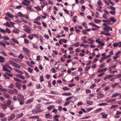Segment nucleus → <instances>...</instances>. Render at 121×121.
Here are the masks:
<instances>
[{
	"label": "nucleus",
	"mask_w": 121,
	"mask_h": 121,
	"mask_svg": "<svg viewBox=\"0 0 121 121\" xmlns=\"http://www.w3.org/2000/svg\"><path fill=\"white\" fill-rule=\"evenodd\" d=\"M24 96L21 94H19L17 96V99L19 102L20 104L22 105L24 103Z\"/></svg>",
	"instance_id": "obj_1"
},
{
	"label": "nucleus",
	"mask_w": 121,
	"mask_h": 121,
	"mask_svg": "<svg viewBox=\"0 0 121 121\" xmlns=\"http://www.w3.org/2000/svg\"><path fill=\"white\" fill-rule=\"evenodd\" d=\"M24 27H25L24 30L26 32L28 33H30L31 31V30L29 27L26 25Z\"/></svg>",
	"instance_id": "obj_2"
},
{
	"label": "nucleus",
	"mask_w": 121,
	"mask_h": 121,
	"mask_svg": "<svg viewBox=\"0 0 121 121\" xmlns=\"http://www.w3.org/2000/svg\"><path fill=\"white\" fill-rule=\"evenodd\" d=\"M104 31L108 32H109V30L110 31H112V28L109 26H107L106 27H104Z\"/></svg>",
	"instance_id": "obj_3"
},
{
	"label": "nucleus",
	"mask_w": 121,
	"mask_h": 121,
	"mask_svg": "<svg viewBox=\"0 0 121 121\" xmlns=\"http://www.w3.org/2000/svg\"><path fill=\"white\" fill-rule=\"evenodd\" d=\"M15 117V114H12L10 116L8 117V120L10 121L13 120Z\"/></svg>",
	"instance_id": "obj_4"
},
{
	"label": "nucleus",
	"mask_w": 121,
	"mask_h": 121,
	"mask_svg": "<svg viewBox=\"0 0 121 121\" xmlns=\"http://www.w3.org/2000/svg\"><path fill=\"white\" fill-rule=\"evenodd\" d=\"M41 111L42 110L39 108H36L35 109L33 110L32 111V112L34 113H36L39 112H41Z\"/></svg>",
	"instance_id": "obj_5"
},
{
	"label": "nucleus",
	"mask_w": 121,
	"mask_h": 121,
	"mask_svg": "<svg viewBox=\"0 0 121 121\" xmlns=\"http://www.w3.org/2000/svg\"><path fill=\"white\" fill-rule=\"evenodd\" d=\"M107 70V68H103L101 69L98 70L97 72L98 73H101L102 72H104Z\"/></svg>",
	"instance_id": "obj_6"
},
{
	"label": "nucleus",
	"mask_w": 121,
	"mask_h": 121,
	"mask_svg": "<svg viewBox=\"0 0 121 121\" xmlns=\"http://www.w3.org/2000/svg\"><path fill=\"white\" fill-rule=\"evenodd\" d=\"M116 100V99H110L107 100V102L108 103H110L112 104H114L115 102H114Z\"/></svg>",
	"instance_id": "obj_7"
},
{
	"label": "nucleus",
	"mask_w": 121,
	"mask_h": 121,
	"mask_svg": "<svg viewBox=\"0 0 121 121\" xmlns=\"http://www.w3.org/2000/svg\"><path fill=\"white\" fill-rule=\"evenodd\" d=\"M21 84L18 82H16L15 84L16 87L18 89H21Z\"/></svg>",
	"instance_id": "obj_8"
},
{
	"label": "nucleus",
	"mask_w": 121,
	"mask_h": 121,
	"mask_svg": "<svg viewBox=\"0 0 121 121\" xmlns=\"http://www.w3.org/2000/svg\"><path fill=\"white\" fill-rule=\"evenodd\" d=\"M89 41L88 43L89 44H92L95 42V40L92 39V38H89L87 39Z\"/></svg>",
	"instance_id": "obj_9"
},
{
	"label": "nucleus",
	"mask_w": 121,
	"mask_h": 121,
	"mask_svg": "<svg viewBox=\"0 0 121 121\" xmlns=\"http://www.w3.org/2000/svg\"><path fill=\"white\" fill-rule=\"evenodd\" d=\"M23 51L26 53H29L30 52L29 50L27 48H25L23 47Z\"/></svg>",
	"instance_id": "obj_10"
},
{
	"label": "nucleus",
	"mask_w": 121,
	"mask_h": 121,
	"mask_svg": "<svg viewBox=\"0 0 121 121\" xmlns=\"http://www.w3.org/2000/svg\"><path fill=\"white\" fill-rule=\"evenodd\" d=\"M34 98H32L30 99L27 100L26 102V104L31 103L33 102V101Z\"/></svg>",
	"instance_id": "obj_11"
},
{
	"label": "nucleus",
	"mask_w": 121,
	"mask_h": 121,
	"mask_svg": "<svg viewBox=\"0 0 121 121\" xmlns=\"http://www.w3.org/2000/svg\"><path fill=\"white\" fill-rule=\"evenodd\" d=\"M6 15L9 17L11 18H13L14 17L13 14H10L9 13H6Z\"/></svg>",
	"instance_id": "obj_12"
},
{
	"label": "nucleus",
	"mask_w": 121,
	"mask_h": 121,
	"mask_svg": "<svg viewBox=\"0 0 121 121\" xmlns=\"http://www.w3.org/2000/svg\"><path fill=\"white\" fill-rule=\"evenodd\" d=\"M86 104L89 105H91L93 103V102L92 101L90 100H87L86 102Z\"/></svg>",
	"instance_id": "obj_13"
},
{
	"label": "nucleus",
	"mask_w": 121,
	"mask_h": 121,
	"mask_svg": "<svg viewBox=\"0 0 121 121\" xmlns=\"http://www.w3.org/2000/svg\"><path fill=\"white\" fill-rule=\"evenodd\" d=\"M13 31L14 33L18 34L19 33V30L18 29H15L13 30Z\"/></svg>",
	"instance_id": "obj_14"
},
{
	"label": "nucleus",
	"mask_w": 121,
	"mask_h": 121,
	"mask_svg": "<svg viewBox=\"0 0 121 121\" xmlns=\"http://www.w3.org/2000/svg\"><path fill=\"white\" fill-rule=\"evenodd\" d=\"M62 95H63L69 96L71 95L72 94L71 93L67 92L64 93L62 94Z\"/></svg>",
	"instance_id": "obj_15"
},
{
	"label": "nucleus",
	"mask_w": 121,
	"mask_h": 121,
	"mask_svg": "<svg viewBox=\"0 0 121 121\" xmlns=\"http://www.w3.org/2000/svg\"><path fill=\"white\" fill-rule=\"evenodd\" d=\"M46 118H50L51 119L52 118V116L49 114H45Z\"/></svg>",
	"instance_id": "obj_16"
},
{
	"label": "nucleus",
	"mask_w": 121,
	"mask_h": 121,
	"mask_svg": "<svg viewBox=\"0 0 121 121\" xmlns=\"http://www.w3.org/2000/svg\"><path fill=\"white\" fill-rule=\"evenodd\" d=\"M4 96L7 99H9L10 98V96L8 94H6L4 93L3 94Z\"/></svg>",
	"instance_id": "obj_17"
},
{
	"label": "nucleus",
	"mask_w": 121,
	"mask_h": 121,
	"mask_svg": "<svg viewBox=\"0 0 121 121\" xmlns=\"http://www.w3.org/2000/svg\"><path fill=\"white\" fill-rule=\"evenodd\" d=\"M102 108H99L98 109H96L95 111V113H97L98 112H100L102 110Z\"/></svg>",
	"instance_id": "obj_18"
},
{
	"label": "nucleus",
	"mask_w": 121,
	"mask_h": 121,
	"mask_svg": "<svg viewBox=\"0 0 121 121\" xmlns=\"http://www.w3.org/2000/svg\"><path fill=\"white\" fill-rule=\"evenodd\" d=\"M101 115L102 116V118H106L108 116L107 114H104L103 113H101Z\"/></svg>",
	"instance_id": "obj_19"
},
{
	"label": "nucleus",
	"mask_w": 121,
	"mask_h": 121,
	"mask_svg": "<svg viewBox=\"0 0 121 121\" xmlns=\"http://www.w3.org/2000/svg\"><path fill=\"white\" fill-rule=\"evenodd\" d=\"M116 66V65L110 67L109 68V70L110 72H111V71L113 69V68H114Z\"/></svg>",
	"instance_id": "obj_20"
},
{
	"label": "nucleus",
	"mask_w": 121,
	"mask_h": 121,
	"mask_svg": "<svg viewBox=\"0 0 121 121\" xmlns=\"http://www.w3.org/2000/svg\"><path fill=\"white\" fill-rule=\"evenodd\" d=\"M13 66L18 69H20L21 67L20 65L15 63Z\"/></svg>",
	"instance_id": "obj_21"
},
{
	"label": "nucleus",
	"mask_w": 121,
	"mask_h": 121,
	"mask_svg": "<svg viewBox=\"0 0 121 121\" xmlns=\"http://www.w3.org/2000/svg\"><path fill=\"white\" fill-rule=\"evenodd\" d=\"M120 95V94L119 93H115L112 94V95L111 97H116L119 95Z\"/></svg>",
	"instance_id": "obj_22"
},
{
	"label": "nucleus",
	"mask_w": 121,
	"mask_h": 121,
	"mask_svg": "<svg viewBox=\"0 0 121 121\" xmlns=\"http://www.w3.org/2000/svg\"><path fill=\"white\" fill-rule=\"evenodd\" d=\"M108 105V104L105 103H104L99 104L98 105L99 106H105Z\"/></svg>",
	"instance_id": "obj_23"
},
{
	"label": "nucleus",
	"mask_w": 121,
	"mask_h": 121,
	"mask_svg": "<svg viewBox=\"0 0 121 121\" xmlns=\"http://www.w3.org/2000/svg\"><path fill=\"white\" fill-rule=\"evenodd\" d=\"M119 84V83H116L114 84H112L111 85V86L112 88H113L116 87V86H117Z\"/></svg>",
	"instance_id": "obj_24"
},
{
	"label": "nucleus",
	"mask_w": 121,
	"mask_h": 121,
	"mask_svg": "<svg viewBox=\"0 0 121 121\" xmlns=\"http://www.w3.org/2000/svg\"><path fill=\"white\" fill-rule=\"evenodd\" d=\"M0 91L3 92H6L7 90L5 88H3L2 87L0 88Z\"/></svg>",
	"instance_id": "obj_25"
},
{
	"label": "nucleus",
	"mask_w": 121,
	"mask_h": 121,
	"mask_svg": "<svg viewBox=\"0 0 121 121\" xmlns=\"http://www.w3.org/2000/svg\"><path fill=\"white\" fill-rule=\"evenodd\" d=\"M103 92L102 91H100L98 93V95L101 96V97H103L104 96V95L103 94Z\"/></svg>",
	"instance_id": "obj_26"
},
{
	"label": "nucleus",
	"mask_w": 121,
	"mask_h": 121,
	"mask_svg": "<svg viewBox=\"0 0 121 121\" xmlns=\"http://www.w3.org/2000/svg\"><path fill=\"white\" fill-rule=\"evenodd\" d=\"M23 115V114L22 113L19 114H18L17 116V119H18L22 117Z\"/></svg>",
	"instance_id": "obj_27"
},
{
	"label": "nucleus",
	"mask_w": 121,
	"mask_h": 121,
	"mask_svg": "<svg viewBox=\"0 0 121 121\" xmlns=\"http://www.w3.org/2000/svg\"><path fill=\"white\" fill-rule=\"evenodd\" d=\"M14 85L12 83H11L8 86V88L11 89L14 88Z\"/></svg>",
	"instance_id": "obj_28"
},
{
	"label": "nucleus",
	"mask_w": 121,
	"mask_h": 121,
	"mask_svg": "<svg viewBox=\"0 0 121 121\" xmlns=\"http://www.w3.org/2000/svg\"><path fill=\"white\" fill-rule=\"evenodd\" d=\"M1 106L4 109H6L7 108V105L5 104H1Z\"/></svg>",
	"instance_id": "obj_29"
},
{
	"label": "nucleus",
	"mask_w": 121,
	"mask_h": 121,
	"mask_svg": "<svg viewBox=\"0 0 121 121\" xmlns=\"http://www.w3.org/2000/svg\"><path fill=\"white\" fill-rule=\"evenodd\" d=\"M4 25L9 27H10L11 26L10 24L8 22H7L6 23H4Z\"/></svg>",
	"instance_id": "obj_30"
},
{
	"label": "nucleus",
	"mask_w": 121,
	"mask_h": 121,
	"mask_svg": "<svg viewBox=\"0 0 121 121\" xmlns=\"http://www.w3.org/2000/svg\"><path fill=\"white\" fill-rule=\"evenodd\" d=\"M2 38L3 39L5 40H8L9 39V38L6 36H3L2 37Z\"/></svg>",
	"instance_id": "obj_31"
},
{
	"label": "nucleus",
	"mask_w": 121,
	"mask_h": 121,
	"mask_svg": "<svg viewBox=\"0 0 121 121\" xmlns=\"http://www.w3.org/2000/svg\"><path fill=\"white\" fill-rule=\"evenodd\" d=\"M94 21L96 23L98 24L100 23L101 22V21L99 20L96 19H94Z\"/></svg>",
	"instance_id": "obj_32"
},
{
	"label": "nucleus",
	"mask_w": 121,
	"mask_h": 121,
	"mask_svg": "<svg viewBox=\"0 0 121 121\" xmlns=\"http://www.w3.org/2000/svg\"><path fill=\"white\" fill-rule=\"evenodd\" d=\"M4 58L2 56H0V62H5L4 61Z\"/></svg>",
	"instance_id": "obj_33"
},
{
	"label": "nucleus",
	"mask_w": 121,
	"mask_h": 121,
	"mask_svg": "<svg viewBox=\"0 0 121 121\" xmlns=\"http://www.w3.org/2000/svg\"><path fill=\"white\" fill-rule=\"evenodd\" d=\"M15 71L16 72L21 74L22 75L23 74V72L21 71L19 69H16Z\"/></svg>",
	"instance_id": "obj_34"
},
{
	"label": "nucleus",
	"mask_w": 121,
	"mask_h": 121,
	"mask_svg": "<svg viewBox=\"0 0 121 121\" xmlns=\"http://www.w3.org/2000/svg\"><path fill=\"white\" fill-rule=\"evenodd\" d=\"M109 19L112 22H115L116 21V19L113 17H112L109 18Z\"/></svg>",
	"instance_id": "obj_35"
},
{
	"label": "nucleus",
	"mask_w": 121,
	"mask_h": 121,
	"mask_svg": "<svg viewBox=\"0 0 121 121\" xmlns=\"http://www.w3.org/2000/svg\"><path fill=\"white\" fill-rule=\"evenodd\" d=\"M11 40L13 41L15 43L17 44H19V42L16 39L14 38H12L11 39Z\"/></svg>",
	"instance_id": "obj_36"
},
{
	"label": "nucleus",
	"mask_w": 121,
	"mask_h": 121,
	"mask_svg": "<svg viewBox=\"0 0 121 121\" xmlns=\"http://www.w3.org/2000/svg\"><path fill=\"white\" fill-rule=\"evenodd\" d=\"M8 93L11 94H13L14 93V91L13 90H12L10 89H9L7 91Z\"/></svg>",
	"instance_id": "obj_37"
},
{
	"label": "nucleus",
	"mask_w": 121,
	"mask_h": 121,
	"mask_svg": "<svg viewBox=\"0 0 121 121\" xmlns=\"http://www.w3.org/2000/svg\"><path fill=\"white\" fill-rule=\"evenodd\" d=\"M39 117L38 116H34L33 117H30L29 118V119H31L32 118H37L38 119H39Z\"/></svg>",
	"instance_id": "obj_38"
},
{
	"label": "nucleus",
	"mask_w": 121,
	"mask_h": 121,
	"mask_svg": "<svg viewBox=\"0 0 121 121\" xmlns=\"http://www.w3.org/2000/svg\"><path fill=\"white\" fill-rule=\"evenodd\" d=\"M70 102L71 101H70L65 102L64 104V106H66L67 105H69L70 103Z\"/></svg>",
	"instance_id": "obj_39"
},
{
	"label": "nucleus",
	"mask_w": 121,
	"mask_h": 121,
	"mask_svg": "<svg viewBox=\"0 0 121 121\" xmlns=\"http://www.w3.org/2000/svg\"><path fill=\"white\" fill-rule=\"evenodd\" d=\"M97 3L98 5L99 6H102L103 5V4L100 0H99L98 1Z\"/></svg>",
	"instance_id": "obj_40"
},
{
	"label": "nucleus",
	"mask_w": 121,
	"mask_h": 121,
	"mask_svg": "<svg viewBox=\"0 0 121 121\" xmlns=\"http://www.w3.org/2000/svg\"><path fill=\"white\" fill-rule=\"evenodd\" d=\"M0 31L1 32L3 33L4 34H5L6 33V32L5 31V30H4L2 29L0 27Z\"/></svg>",
	"instance_id": "obj_41"
},
{
	"label": "nucleus",
	"mask_w": 121,
	"mask_h": 121,
	"mask_svg": "<svg viewBox=\"0 0 121 121\" xmlns=\"http://www.w3.org/2000/svg\"><path fill=\"white\" fill-rule=\"evenodd\" d=\"M54 107V106H50L49 107H48L47 108L49 110H50Z\"/></svg>",
	"instance_id": "obj_42"
},
{
	"label": "nucleus",
	"mask_w": 121,
	"mask_h": 121,
	"mask_svg": "<svg viewBox=\"0 0 121 121\" xmlns=\"http://www.w3.org/2000/svg\"><path fill=\"white\" fill-rule=\"evenodd\" d=\"M27 70L30 73H32L33 72V70L30 67L28 68Z\"/></svg>",
	"instance_id": "obj_43"
},
{
	"label": "nucleus",
	"mask_w": 121,
	"mask_h": 121,
	"mask_svg": "<svg viewBox=\"0 0 121 121\" xmlns=\"http://www.w3.org/2000/svg\"><path fill=\"white\" fill-rule=\"evenodd\" d=\"M28 37L29 38L30 40H32L33 37V36L32 35H28Z\"/></svg>",
	"instance_id": "obj_44"
},
{
	"label": "nucleus",
	"mask_w": 121,
	"mask_h": 121,
	"mask_svg": "<svg viewBox=\"0 0 121 121\" xmlns=\"http://www.w3.org/2000/svg\"><path fill=\"white\" fill-rule=\"evenodd\" d=\"M11 101L9 100H8L7 101V105L8 106H9L11 103Z\"/></svg>",
	"instance_id": "obj_45"
},
{
	"label": "nucleus",
	"mask_w": 121,
	"mask_h": 121,
	"mask_svg": "<svg viewBox=\"0 0 121 121\" xmlns=\"http://www.w3.org/2000/svg\"><path fill=\"white\" fill-rule=\"evenodd\" d=\"M73 97V96H69L68 98H67L65 99V100L66 101H67L69 100L70 99H72Z\"/></svg>",
	"instance_id": "obj_46"
},
{
	"label": "nucleus",
	"mask_w": 121,
	"mask_h": 121,
	"mask_svg": "<svg viewBox=\"0 0 121 121\" xmlns=\"http://www.w3.org/2000/svg\"><path fill=\"white\" fill-rule=\"evenodd\" d=\"M43 77V76H41L40 77V81L41 82H42L44 81Z\"/></svg>",
	"instance_id": "obj_47"
},
{
	"label": "nucleus",
	"mask_w": 121,
	"mask_h": 121,
	"mask_svg": "<svg viewBox=\"0 0 121 121\" xmlns=\"http://www.w3.org/2000/svg\"><path fill=\"white\" fill-rule=\"evenodd\" d=\"M8 62L9 64H10L11 65H12L13 66V65L14 64V63H15L14 62H13L11 60H9V61Z\"/></svg>",
	"instance_id": "obj_48"
},
{
	"label": "nucleus",
	"mask_w": 121,
	"mask_h": 121,
	"mask_svg": "<svg viewBox=\"0 0 121 121\" xmlns=\"http://www.w3.org/2000/svg\"><path fill=\"white\" fill-rule=\"evenodd\" d=\"M18 57L20 59H22L24 57V56H23L21 54L18 56Z\"/></svg>",
	"instance_id": "obj_49"
},
{
	"label": "nucleus",
	"mask_w": 121,
	"mask_h": 121,
	"mask_svg": "<svg viewBox=\"0 0 121 121\" xmlns=\"http://www.w3.org/2000/svg\"><path fill=\"white\" fill-rule=\"evenodd\" d=\"M102 17L104 18L105 19H107L108 17L107 15L105 14H103Z\"/></svg>",
	"instance_id": "obj_50"
},
{
	"label": "nucleus",
	"mask_w": 121,
	"mask_h": 121,
	"mask_svg": "<svg viewBox=\"0 0 121 121\" xmlns=\"http://www.w3.org/2000/svg\"><path fill=\"white\" fill-rule=\"evenodd\" d=\"M62 100L61 99H59L56 101V102L58 104H60L62 102Z\"/></svg>",
	"instance_id": "obj_51"
},
{
	"label": "nucleus",
	"mask_w": 121,
	"mask_h": 121,
	"mask_svg": "<svg viewBox=\"0 0 121 121\" xmlns=\"http://www.w3.org/2000/svg\"><path fill=\"white\" fill-rule=\"evenodd\" d=\"M5 30L6 32L9 34L11 33V31L10 30L7 28H6Z\"/></svg>",
	"instance_id": "obj_52"
},
{
	"label": "nucleus",
	"mask_w": 121,
	"mask_h": 121,
	"mask_svg": "<svg viewBox=\"0 0 121 121\" xmlns=\"http://www.w3.org/2000/svg\"><path fill=\"white\" fill-rule=\"evenodd\" d=\"M1 53L4 56H7L6 54L3 51H1Z\"/></svg>",
	"instance_id": "obj_53"
},
{
	"label": "nucleus",
	"mask_w": 121,
	"mask_h": 121,
	"mask_svg": "<svg viewBox=\"0 0 121 121\" xmlns=\"http://www.w3.org/2000/svg\"><path fill=\"white\" fill-rule=\"evenodd\" d=\"M17 15L21 17H23L24 15L21 13L19 12L17 13Z\"/></svg>",
	"instance_id": "obj_54"
},
{
	"label": "nucleus",
	"mask_w": 121,
	"mask_h": 121,
	"mask_svg": "<svg viewBox=\"0 0 121 121\" xmlns=\"http://www.w3.org/2000/svg\"><path fill=\"white\" fill-rule=\"evenodd\" d=\"M35 8L38 11H40L41 10V8L39 6L35 7Z\"/></svg>",
	"instance_id": "obj_55"
},
{
	"label": "nucleus",
	"mask_w": 121,
	"mask_h": 121,
	"mask_svg": "<svg viewBox=\"0 0 121 121\" xmlns=\"http://www.w3.org/2000/svg\"><path fill=\"white\" fill-rule=\"evenodd\" d=\"M13 91H14V93L15 94H17L18 93V91L16 89H14L13 90Z\"/></svg>",
	"instance_id": "obj_56"
},
{
	"label": "nucleus",
	"mask_w": 121,
	"mask_h": 121,
	"mask_svg": "<svg viewBox=\"0 0 121 121\" xmlns=\"http://www.w3.org/2000/svg\"><path fill=\"white\" fill-rule=\"evenodd\" d=\"M0 44L4 47H5L6 46L5 44L3 42L1 41H0Z\"/></svg>",
	"instance_id": "obj_57"
},
{
	"label": "nucleus",
	"mask_w": 121,
	"mask_h": 121,
	"mask_svg": "<svg viewBox=\"0 0 121 121\" xmlns=\"http://www.w3.org/2000/svg\"><path fill=\"white\" fill-rule=\"evenodd\" d=\"M24 42L26 44H27L29 43V41L26 39H24Z\"/></svg>",
	"instance_id": "obj_58"
},
{
	"label": "nucleus",
	"mask_w": 121,
	"mask_h": 121,
	"mask_svg": "<svg viewBox=\"0 0 121 121\" xmlns=\"http://www.w3.org/2000/svg\"><path fill=\"white\" fill-rule=\"evenodd\" d=\"M24 72L25 74V76L26 78H28L30 77V76H29V74L26 71H25Z\"/></svg>",
	"instance_id": "obj_59"
},
{
	"label": "nucleus",
	"mask_w": 121,
	"mask_h": 121,
	"mask_svg": "<svg viewBox=\"0 0 121 121\" xmlns=\"http://www.w3.org/2000/svg\"><path fill=\"white\" fill-rule=\"evenodd\" d=\"M118 107V106L117 105H112V106L110 108L111 109L113 108H117Z\"/></svg>",
	"instance_id": "obj_60"
},
{
	"label": "nucleus",
	"mask_w": 121,
	"mask_h": 121,
	"mask_svg": "<svg viewBox=\"0 0 121 121\" xmlns=\"http://www.w3.org/2000/svg\"><path fill=\"white\" fill-rule=\"evenodd\" d=\"M121 77V74H118L115 76L116 78H119Z\"/></svg>",
	"instance_id": "obj_61"
},
{
	"label": "nucleus",
	"mask_w": 121,
	"mask_h": 121,
	"mask_svg": "<svg viewBox=\"0 0 121 121\" xmlns=\"http://www.w3.org/2000/svg\"><path fill=\"white\" fill-rule=\"evenodd\" d=\"M110 7L111 9L113 11H115L116 9L115 8L111 5L110 6Z\"/></svg>",
	"instance_id": "obj_62"
},
{
	"label": "nucleus",
	"mask_w": 121,
	"mask_h": 121,
	"mask_svg": "<svg viewBox=\"0 0 121 121\" xmlns=\"http://www.w3.org/2000/svg\"><path fill=\"white\" fill-rule=\"evenodd\" d=\"M104 2L107 5H109V4L107 0H104Z\"/></svg>",
	"instance_id": "obj_63"
},
{
	"label": "nucleus",
	"mask_w": 121,
	"mask_h": 121,
	"mask_svg": "<svg viewBox=\"0 0 121 121\" xmlns=\"http://www.w3.org/2000/svg\"><path fill=\"white\" fill-rule=\"evenodd\" d=\"M6 67H7L6 66H5V65L4 66H3V71H6V70H7V68Z\"/></svg>",
	"instance_id": "obj_64"
}]
</instances>
